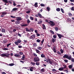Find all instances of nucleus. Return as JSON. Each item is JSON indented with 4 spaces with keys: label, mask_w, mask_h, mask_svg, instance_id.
Masks as SVG:
<instances>
[{
    "label": "nucleus",
    "mask_w": 74,
    "mask_h": 74,
    "mask_svg": "<svg viewBox=\"0 0 74 74\" xmlns=\"http://www.w3.org/2000/svg\"><path fill=\"white\" fill-rule=\"evenodd\" d=\"M38 15L39 17L40 18H42V15H41V14L40 13H38Z\"/></svg>",
    "instance_id": "nucleus-13"
},
{
    "label": "nucleus",
    "mask_w": 74,
    "mask_h": 74,
    "mask_svg": "<svg viewBox=\"0 0 74 74\" xmlns=\"http://www.w3.org/2000/svg\"><path fill=\"white\" fill-rule=\"evenodd\" d=\"M52 71L53 72H54V71H56V70L55 69H52Z\"/></svg>",
    "instance_id": "nucleus-55"
},
{
    "label": "nucleus",
    "mask_w": 74,
    "mask_h": 74,
    "mask_svg": "<svg viewBox=\"0 0 74 74\" xmlns=\"http://www.w3.org/2000/svg\"><path fill=\"white\" fill-rule=\"evenodd\" d=\"M40 5L41 6V7H44V6H45V5L42 3H41L40 4Z\"/></svg>",
    "instance_id": "nucleus-53"
},
{
    "label": "nucleus",
    "mask_w": 74,
    "mask_h": 74,
    "mask_svg": "<svg viewBox=\"0 0 74 74\" xmlns=\"http://www.w3.org/2000/svg\"><path fill=\"white\" fill-rule=\"evenodd\" d=\"M53 51L54 53H56V49H55V48H53Z\"/></svg>",
    "instance_id": "nucleus-28"
},
{
    "label": "nucleus",
    "mask_w": 74,
    "mask_h": 74,
    "mask_svg": "<svg viewBox=\"0 0 74 74\" xmlns=\"http://www.w3.org/2000/svg\"><path fill=\"white\" fill-rule=\"evenodd\" d=\"M56 10L57 11L59 12L60 11V9L59 8H58L56 9Z\"/></svg>",
    "instance_id": "nucleus-21"
},
{
    "label": "nucleus",
    "mask_w": 74,
    "mask_h": 74,
    "mask_svg": "<svg viewBox=\"0 0 74 74\" xmlns=\"http://www.w3.org/2000/svg\"><path fill=\"white\" fill-rule=\"evenodd\" d=\"M37 49H38L39 50H40V51H41V49H42V48L41 47H38L37 48Z\"/></svg>",
    "instance_id": "nucleus-17"
},
{
    "label": "nucleus",
    "mask_w": 74,
    "mask_h": 74,
    "mask_svg": "<svg viewBox=\"0 0 74 74\" xmlns=\"http://www.w3.org/2000/svg\"><path fill=\"white\" fill-rule=\"evenodd\" d=\"M3 2H4L5 3H8V1L7 0H2Z\"/></svg>",
    "instance_id": "nucleus-19"
},
{
    "label": "nucleus",
    "mask_w": 74,
    "mask_h": 74,
    "mask_svg": "<svg viewBox=\"0 0 74 74\" xmlns=\"http://www.w3.org/2000/svg\"><path fill=\"white\" fill-rule=\"evenodd\" d=\"M67 21H68V22H70V21H71V19L69 18H67Z\"/></svg>",
    "instance_id": "nucleus-35"
},
{
    "label": "nucleus",
    "mask_w": 74,
    "mask_h": 74,
    "mask_svg": "<svg viewBox=\"0 0 74 74\" xmlns=\"http://www.w3.org/2000/svg\"><path fill=\"white\" fill-rule=\"evenodd\" d=\"M13 5H14V6H15V5H16V4L15 3V2H13Z\"/></svg>",
    "instance_id": "nucleus-56"
},
{
    "label": "nucleus",
    "mask_w": 74,
    "mask_h": 74,
    "mask_svg": "<svg viewBox=\"0 0 74 74\" xmlns=\"http://www.w3.org/2000/svg\"><path fill=\"white\" fill-rule=\"evenodd\" d=\"M71 61L72 62H74V59L73 58L71 59Z\"/></svg>",
    "instance_id": "nucleus-58"
},
{
    "label": "nucleus",
    "mask_w": 74,
    "mask_h": 74,
    "mask_svg": "<svg viewBox=\"0 0 74 74\" xmlns=\"http://www.w3.org/2000/svg\"><path fill=\"white\" fill-rule=\"evenodd\" d=\"M2 33H5V29H2V31H1Z\"/></svg>",
    "instance_id": "nucleus-26"
},
{
    "label": "nucleus",
    "mask_w": 74,
    "mask_h": 74,
    "mask_svg": "<svg viewBox=\"0 0 74 74\" xmlns=\"http://www.w3.org/2000/svg\"><path fill=\"white\" fill-rule=\"evenodd\" d=\"M47 62H49V63L50 64H52V61L50 59H48L47 61Z\"/></svg>",
    "instance_id": "nucleus-11"
},
{
    "label": "nucleus",
    "mask_w": 74,
    "mask_h": 74,
    "mask_svg": "<svg viewBox=\"0 0 74 74\" xmlns=\"http://www.w3.org/2000/svg\"><path fill=\"white\" fill-rule=\"evenodd\" d=\"M60 51L61 53H63V52H64V51H63V50L62 49H61L60 50Z\"/></svg>",
    "instance_id": "nucleus-46"
},
{
    "label": "nucleus",
    "mask_w": 74,
    "mask_h": 74,
    "mask_svg": "<svg viewBox=\"0 0 74 74\" xmlns=\"http://www.w3.org/2000/svg\"><path fill=\"white\" fill-rule=\"evenodd\" d=\"M68 15L69 16H72L73 14L71 13H69L68 14Z\"/></svg>",
    "instance_id": "nucleus-34"
},
{
    "label": "nucleus",
    "mask_w": 74,
    "mask_h": 74,
    "mask_svg": "<svg viewBox=\"0 0 74 74\" xmlns=\"http://www.w3.org/2000/svg\"><path fill=\"white\" fill-rule=\"evenodd\" d=\"M36 35L37 37H38V36H40V34L38 33H37Z\"/></svg>",
    "instance_id": "nucleus-59"
},
{
    "label": "nucleus",
    "mask_w": 74,
    "mask_h": 74,
    "mask_svg": "<svg viewBox=\"0 0 74 74\" xmlns=\"http://www.w3.org/2000/svg\"><path fill=\"white\" fill-rule=\"evenodd\" d=\"M37 4H38V3H35L34 6L36 8L38 7V5H37Z\"/></svg>",
    "instance_id": "nucleus-18"
},
{
    "label": "nucleus",
    "mask_w": 74,
    "mask_h": 74,
    "mask_svg": "<svg viewBox=\"0 0 74 74\" xmlns=\"http://www.w3.org/2000/svg\"><path fill=\"white\" fill-rule=\"evenodd\" d=\"M44 39H43L42 40L41 42V44H43V42H44Z\"/></svg>",
    "instance_id": "nucleus-62"
},
{
    "label": "nucleus",
    "mask_w": 74,
    "mask_h": 74,
    "mask_svg": "<svg viewBox=\"0 0 74 74\" xmlns=\"http://www.w3.org/2000/svg\"><path fill=\"white\" fill-rule=\"evenodd\" d=\"M46 8L48 11H50V8H49V7H47Z\"/></svg>",
    "instance_id": "nucleus-31"
},
{
    "label": "nucleus",
    "mask_w": 74,
    "mask_h": 74,
    "mask_svg": "<svg viewBox=\"0 0 74 74\" xmlns=\"http://www.w3.org/2000/svg\"><path fill=\"white\" fill-rule=\"evenodd\" d=\"M36 42H40L41 40H40V39H38L36 40Z\"/></svg>",
    "instance_id": "nucleus-43"
},
{
    "label": "nucleus",
    "mask_w": 74,
    "mask_h": 74,
    "mask_svg": "<svg viewBox=\"0 0 74 74\" xmlns=\"http://www.w3.org/2000/svg\"><path fill=\"white\" fill-rule=\"evenodd\" d=\"M14 56H15V57H18V58H21V56L19 54H15L14 55Z\"/></svg>",
    "instance_id": "nucleus-8"
},
{
    "label": "nucleus",
    "mask_w": 74,
    "mask_h": 74,
    "mask_svg": "<svg viewBox=\"0 0 74 74\" xmlns=\"http://www.w3.org/2000/svg\"><path fill=\"white\" fill-rule=\"evenodd\" d=\"M68 67L69 69H71L73 67V66L72 65H69Z\"/></svg>",
    "instance_id": "nucleus-37"
},
{
    "label": "nucleus",
    "mask_w": 74,
    "mask_h": 74,
    "mask_svg": "<svg viewBox=\"0 0 74 74\" xmlns=\"http://www.w3.org/2000/svg\"><path fill=\"white\" fill-rule=\"evenodd\" d=\"M25 29L26 32H30V30L28 28H26Z\"/></svg>",
    "instance_id": "nucleus-49"
},
{
    "label": "nucleus",
    "mask_w": 74,
    "mask_h": 74,
    "mask_svg": "<svg viewBox=\"0 0 74 74\" xmlns=\"http://www.w3.org/2000/svg\"><path fill=\"white\" fill-rule=\"evenodd\" d=\"M21 42H22V40H21L18 39V40H17V41H15L14 42V43L16 45H18L19 44V43H21Z\"/></svg>",
    "instance_id": "nucleus-2"
},
{
    "label": "nucleus",
    "mask_w": 74,
    "mask_h": 74,
    "mask_svg": "<svg viewBox=\"0 0 74 74\" xmlns=\"http://www.w3.org/2000/svg\"><path fill=\"white\" fill-rule=\"evenodd\" d=\"M63 66H64V67L63 68H64V69H66L67 68V66H66V65L65 64H64L63 65Z\"/></svg>",
    "instance_id": "nucleus-29"
},
{
    "label": "nucleus",
    "mask_w": 74,
    "mask_h": 74,
    "mask_svg": "<svg viewBox=\"0 0 74 74\" xmlns=\"http://www.w3.org/2000/svg\"><path fill=\"white\" fill-rule=\"evenodd\" d=\"M27 22L28 24H29V23H30V21L29 20V19H28L27 21Z\"/></svg>",
    "instance_id": "nucleus-41"
},
{
    "label": "nucleus",
    "mask_w": 74,
    "mask_h": 74,
    "mask_svg": "<svg viewBox=\"0 0 74 74\" xmlns=\"http://www.w3.org/2000/svg\"><path fill=\"white\" fill-rule=\"evenodd\" d=\"M50 32L51 33H52V34H54V32H53V31H52V30H50Z\"/></svg>",
    "instance_id": "nucleus-40"
},
{
    "label": "nucleus",
    "mask_w": 74,
    "mask_h": 74,
    "mask_svg": "<svg viewBox=\"0 0 74 74\" xmlns=\"http://www.w3.org/2000/svg\"><path fill=\"white\" fill-rule=\"evenodd\" d=\"M45 70V69H44V68H43L40 70V71L42 72H44V71H45L44 70Z\"/></svg>",
    "instance_id": "nucleus-24"
},
{
    "label": "nucleus",
    "mask_w": 74,
    "mask_h": 74,
    "mask_svg": "<svg viewBox=\"0 0 74 74\" xmlns=\"http://www.w3.org/2000/svg\"><path fill=\"white\" fill-rule=\"evenodd\" d=\"M14 63H11L9 64V66H14Z\"/></svg>",
    "instance_id": "nucleus-44"
},
{
    "label": "nucleus",
    "mask_w": 74,
    "mask_h": 74,
    "mask_svg": "<svg viewBox=\"0 0 74 74\" xmlns=\"http://www.w3.org/2000/svg\"><path fill=\"white\" fill-rule=\"evenodd\" d=\"M10 54H6L5 56L7 57V58H10Z\"/></svg>",
    "instance_id": "nucleus-16"
},
{
    "label": "nucleus",
    "mask_w": 74,
    "mask_h": 74,
    "mask_svg": "<svg viewBox=\"0 0 74 74\" xmlns=\"http://www.w3.org/2000/svg\"><path fill=\"white\" fill-rule=\"evenodd\" d=\"M57 54H58L59 55H62L61 53L59 51H58V52H57Z\"/></svg>",
    "instance_id": "nucleus-54"
},
{
    "label": "nucleus",
    "mask_w": 74,
    "mask_h": 74,
    "mask_svg": "<svg viewBox=\"0 0 74 74\" xmlns=\"http://www.w3.org/2000/svg\"><path fill=\"white\" fill-rule=\"evenodd\" d=\"M22 58L23 59H25V55H23V56H22Z\"/></svg>",
    "instance_id": "nucleus-60"
},
{
    "label": "nucleus",
    "mask_w": 74,
    "mask_h": 74,
    "mask_svg": "<svg viewBox=\"0 0 74 74\" xmlns=\"http://www.w3.org/2000/svg\"><path fill=\"white\" fill-rule=\"evenodd\" d=\"M36 64L37 65V66H38L39 65H40V62H37L36 63Z\"/></svg>",
    "instance_id": "nucleus-33"
},
{
    "label": "nucleus",
    "mask_w": 74,
    "mask_h": 74,
    "mask_svg": "<svg viewBox=\"0 0 74 74\" xmlns=\"http://www.w3.org/2000/svg\"><path fill=\"white\" fill-rule=\"evenodd\" d=\"M57 36H58L59 38H60V39H61V37H63V36L61 34H57Z\"/></svg>",
    "instance_id": "nucleus-6"
},
{
    "label": "nucleus",
    "mask_w": 74,
    "mask_h": 74,
    "mask_svg": "<svg viewBox=\"0 0 74 74\" xmlns=\"http://www.w3.org/2000/svg\"><path fill=\"white\" fill-rule=\"evenodd\" d=\"M71 10H72V11H74V7H73L71 8Z\"/></svg>",
    "instance_id": "nucleus-61"
},
{
    "label": "nucleus",
    "mask_w": 74,
    "mask_h": 74,
    "mask_svg": "<svg viewBox=\"0 0 74 74\" xmlns=\"http://www.w3.org/2000/svg\"><path fill=\"white\" fill-rule=\"evenodd\" d=\"M18 10V9L17 8H13L11 11V12H12L15 11H17Z\"/></svg>",
    "instance_id": "nucleus-5"
},
{
    "label": "nucleus",
    "mask_w": 74,
    "mask_h": 74,
    "mask_svg": "<svg viewBox=\"0 0 74 74\" xmlns=\"http://www.w3.org/2000/svg\"><path fill=\"white\" fill-rule=\"evenodd\" d=\"M55 40H56V39H54L53 38H52V41L53 43L55 42Z\"/></svg>",
    "instance_id": "nucleus-25"
},
{
    "label": "nucleus",
    "mask_w": 74,
    "mask_h": 74,
    "mask_svg": "<svg viewBox=\"0 0 74 74\" xmlns=\"http://www.w3.org/2000/svg\"><path fill=\"white\" fill-rule=\"evenodd\" d=\"M19 53L20 55H23V53L22 52H19Z\"/></svg>",
    "instance_id": "nucleus-52"
},
{
    "label": "nucleus",
    "mask_w": 74,
    "mask_h": 74,
    "mask_svg": "<svg viewBox=\"0 0 74 74\" xmlns=\"http://www.w3.org/2000/svg\"><path fill=\"white\" fill-rule=\"evenodd\" d=\"M28 18H29V16L28 15H26L25 16L26 19H28Z\"/></svg>",
    "instance_id": "nucleus-57"
},
{
    "label": "nucleus",
    "mask_w": 74,
    "mask_h": 74,
    "mask_svg": "<svg viewBox=\"0 0 74 74\" xmlns=\"http://www.w3.org/2000/svg\"><path fill=\"white\" fill-rule=\"evenodd\" d=\"M63 58H66L68 59L69 60H71V56H69L67 54H65L63 56Z\"/></svg>",
    "instance_id": "nucleus-1"
},
{
    "label": "nucleus",
    "mask_w": 74,
    "mask_h": 74,
    "mask_svg": "<svg viewBox=\"0 0 74 74\" xmlns=\"http://www.w3.org/2000/svg\"><path fill=\"white\" fill-rule=\"evenodd\" d=\"M36 37V35H34V34H33L29 38L30 39H33V38H34Z\"/></svg>",
    "instance_id": "nucleus-7"
},
{
    "label": "nucleus",
    "mask_w": 74,
    "mask_h": 74,
    "mask_svg": "<svg viewBox=\"0 0 74 74\" xmlns=\"http://www.w3.org/2000/svg\"><path fill=\"white\" fill-rule=\"evenodd\" d=\"M34 62H38L40 60V58L38 57H35L34 59Z\"/></svg>",
    "instance_id": "nucleus-3"
},
{
    "label": "nucleus",
    "mask_w": 74,
    "mask_h": 74,
    "mask_svg": "<svg viewBox=\"0 0 74 74\" xmlns=\"http://www.w3.org/2000/svg\"><path fill=\"white\" fill-rule=\"evenodd\" d=\"M5 55H6L5 53H3L1 54V55H0L1 56V57H4L5 56Z\"/></svg>",
    "instance_id": "nucleus-14"
},
{
    "label": "nucleus",
    "mask_w": 74,
    "mask_h": 74,
    "mask_svg": "<svg viewBox=\"0 0 74 74\" xmlns=\"http://www.w3.org/2000/svg\"><path fill=\"white\" fill-rule=\"evenodd\" d=\"M55 29L56 30V32H58V28L57 27H56L55 28Z\"/></svg>",
    "instance_id": "nucleus-30"
},
{
    "label": "nucleus",
    "mask_w": 74,
    "mask_h": 74,
    "mask_svg": "<svg viewBox=\"0 0 74 74\" xmlns=\"http://www.w3.org/2000/svg\"><path fill=\"white\" fill-rule=\"evenodd\" d=\"M30 18L32 21H33V20H34V18H33V17L32 16L30 17Z\"/></svg>",
    "instance_id": "nucleus-48"
},
{
    "label": "nucleus",
    "mask_w": 74,
    "mask_h": 74,
    "mask_svg": "<svg viewBox=\"0 0 74 74\" xmlns=\"http://www.w3.org/2000/svg\"><path fill=\"white\" fill-rule=\"evenodd\" d=\"M64 68H60L58 69L60 71H62V70H63Z\"/></svg>",
    "instance_id": "nucleus-22"
},
{
    "label": "nucleus",
    "mask_w": 74,
    "mask_h": 74,
    "mask_svg": "<svg viewBox=\"0 0 74 74\" xmlns=\"http://www.w3.org/2000/svg\"><path fill=\"white\" fill-rule=\"evenodd\" d=\"M19 23H20V21H17L16 22V25L18 24H19Z\"/></svg>",
    "instance_id": "nucleus-23"
},
{
    "label": "nucleus",
    "mask_w": 74,
    "mask_h": 74,
    "mask_svg": "<svg viewBox=\"0 0 74 74\" xmlns=\"http://www.w3.org/2000/svg\"><path fill=\"white\" fill-rule=\"evenodd\" d=\"M11 43H9V44H8L7 45V47L9 48V46H10V45H11Z\"/></svg>",
    "instance_id": "nucleus-36"
},
{
    "label": "nucleus",
    "mask_w": 74,
    "mask_h": 74,
    "mask_svg": "<svg viewBox=\"0 0 74 74\" xmlns=\"http://www.w3.org/2000/svg\"><path fill=\"white\" fill-rule=\"evenodd\" d=\"M41 57L42 58H45V56L44 54H42L41 55Z\"/></svg>",
    "instance_id": "nucleus-15"
},
{
    "label": "nucleus",
    "mask_w": 74,
    "mask_h": 74,
    "mask_svg": "<svg viewBox=\"0 0 74 74\" xmlns=\"http://www.w3.org/2000/svg\"><path fill=\"white\" fill-rule=\"evenodd\" d=\"M29 25L27 24H23L21 25V27H25L26 26H27Z\"/></svg>",
    "instance_id": "nucleus-9"
},
{
    "label": "nucleus",
    "mask_w": 74,
    "mask_h": 74,
    "mask_svg": "<svg viewBox=\"0 0 74 74\" xmlns=\"http://www.w3.org/2000/svg\"><path fill=\"white\" fill-rule=\"evenodd\" d=\"M1 13L2 14H3V15H6V14H7L5 12H1Z\"/></svg>",
    "instance_id": "nucleus-51"
},
{
    "label": "nucleus",
    "mask_w": 74,
    "mask_h": 74,
    "mask_svg": "<svg viewBox=\"0 0 74 74\" xmlns=\"http://www.w3.org/2000/svg\"><path fill=\"white\" fill-rule=\"evenodd\" d=\"M34 67H32L29 68L30 71H33V70L34 69Z\"/></svg>",
    "instance_id": "nucleus-12"
},
{
    "label": "nucleus",
    "mask_w": 74,
    "mask_h": 74,
    "mask_svg": "<svg viewBox=\"0 0 74 74\" xmlns=\"http://www.w3.org/2000/svg\"><path fill=\"white\" fill-rule=\"evenodd\" d=\"M53 38H56V36L55 35H53Z\"/></svg>",
    "instance_id": "nucleus-64"
},
{
    "label": "nucleus",
    "mask_w": 74,
    "mask_h": 74,
    "mask_svg": "<svg viewBox=\"0 0 74 74\" xmlns=\"http://www.w3.org/2000/svg\"><path fill=\"white\" fill-rule=\"evenodd\" d=\"M3 50H4V51H7V50H8V49L7 48H4L3 49Z\"/></svg>",
    "instance_id": "nucleus-50"
},
{
    "label": "nucleus",
    "mask_w": 74,
    "mask_h": 74,
    "mask_svg": "<svg viewBox=\"0 0 74 74\" xmlns=\"http://www.w3.org/2000/svg\"><path fill=\"white\" fill-rule=\"evenodd\" d=\"M33 45L34 47H37V44L36 43H34L33 44Z\"/></svg>",
    "instance_id": "nucleus-38"
},
{
    "label": "nucleus",
    "mask_w": 74,
    "mask_h": 74,
    "mask_svg": "<svg viewBox=\"0 0 74 74\" xmlns=\"http://www.w3.org/2000/svg\"><path fill=\"white\" fill-rule=\"evenodd\" d=\"M30 10H29L27 11L26 13H27V14H29V13H30L31 12Z\"/></svg>",
    "instance_id": "nucleus-42"
},
{
    "label": "nucleus",
    "mask_w": 74,
    "mask_h": 74,
    "mask_svg": "<svg viewBox=\"0 0 74 74\" xmlns=\"http://www.w3.org/2000/svg\"><path fill=\"white\" fill-rule=\"evenodd\" d=\"M61 10L62 13H64V11L63 10V9L62 8H61Z\"/></svg>",
    "instance_id": "nucleus-47"
},
{
    "label": "nucleus",
    "mask_w": 74,
    "mask_h": 74,
    "mask_svg": "<svg viewBox=\"0 0 74 74\" xmlns=\"http://www.w3.org/2000/svg\"><path fill=\"white\" fill-rule=\"evenodd\" d=\"M43 30L46 29V27H45V25H43Z\"/></svg>",
    "instance_id": "nucleus-27"
},
{
    "label": "nucleus",
    "mask_w": 74,
    "mask_h": 74,
    "mask_svg": "<svg viewBox=\"0 0 74 74\" xmlns=\"http://www.w3.org/2000/svg\"><path fill=\"white\" fill-rule=\"evenodd\" d=\"M3 43H6L7 42V40H6L5 39H4L3 40Z\"/></svg>",
    "instance_id": "nucleus-45"
},
{
    "label": "nucleus",
    "mask_w": 74,
    "mask_h": 74,
    "mask_svg": "<svg viewBox=\"0 0 74 74\" xmlns=\"http://www.w3.org/2000/svg\"><path fill=\"white\" fill-rule=\"evenodd\" d=\"M34 30L32 28H30V29H29V31H30V32H33V31H34Z\"/></svg>",
    "instance_id": "nucleus-39"
},
{
    "label": "nucleus",
    "mask_w": 74,
    "mask_h": 74,
    "mask_svg": "<svg viewBox=\"0 0 74 74\" xmlns=\"http://www.w3.org/2000/svg\"><path fill=\"white\" fill-rule=\"evenodd\" d=\"M35 51L36 53H40V51H39V50H38L36 49Z\"/></svg>",
    "instance_id": "nucleus-20"
},
{
    "label": "nucleus",
    "mask_w": 74,
    "mask_h": 74,
    "mask_svg": "<svg viewBox=\"0 0 74 74\" xmlns=\"http://www.w3.org/2000/svg\"><path fill=\"white\" fill-rule=\"evenodd\" d=\"M42 23V21H39L38 22V24H39V25H40V24H41V23Z\"/></svg>",
    "instance_id": "nucleus-32"
},
{
    "label": "nucleus",
    "mask_w": 74,
    "mask_h": 74,
    "mask_svg": "<svg viewBox=\"0 0 74 74\" xmlns=\"http://www.w3.org/2000/svg\"><path fill=\"white\" fill-rule=\"evenodd\" d=\"M33 55H34V56H36V57L37 56V54H36L35 53H34Z\"/></svg>",
    "instance_id": "nucleus-63"
},
{
    "label": "nucleus",
    "mask_w": 74,
    "mask_h": 74,
    "mask_svg": "<svg viewBox=\"0 0 74 74\" xmlns=\"http://www.w3.org/2000/svg\"><path fill=\"white\" fill-rule=\"evenodd\" d=\"M16 18L17 19V21H21V20H22V19H21V17H17Z\"/></svg>",
    "instance_id": "nucleus-10"
},
{
    "label": "nucleus",
    "mask_w": 74,
    "mask_h": 74,
    "mask_svg": "<svg viewBox=\"0 0 74 74\" xmlns=\"http://www.w3.org/2000/svg\"><path fill=\"white\" fill-rule=\"evenodd\" d=\"M49 22L50 23V25L51 26H54L55 25V23L53 21H49Z\"/></svg>",
    "instance_id": "nucleus-4"
}]
</instances>
